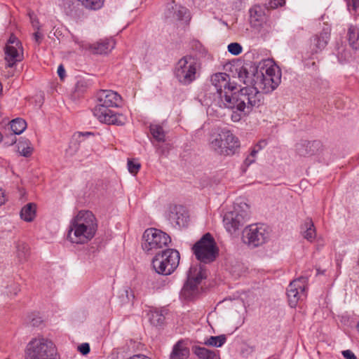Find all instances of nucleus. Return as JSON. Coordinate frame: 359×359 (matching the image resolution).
<instances>
[{
	"mask_svg": "<svg viewBox=\"0 0 359 359\" xmlns=\"http://www.w3.org/2000/svg\"><path fill=\"white\" fill-rule=\"evenodd\" d=\"M330 36L328 29H323L318 34L313 36L311 39L310 46L312 54L321 52L327 45Z\"/></svg>",
	"mask_w": 359,
	"mask_h": 359,
	"instance_id": "6ab92c4d",
	"label": "nucleus"
},
{
	"mask_svg": "<svg viewBox=\"0 0 359 359\" xmlns=\"http://www.w3.org/2000/svg\"><path fill=\"white\" fill-rule=\"evenodd\" d=\"M267 144V142L266 140H260L256 145L254 146V147L257 148L259 151L262 150L263 148H264Z\"/></svg>",
	"mask_w": 359,
	"mask_h": 359,
	"instance_id": "49530a36",
	"label": "nucleus"
},
{
	"mask_svg": "<svg viewBox=\"0 0 359 359\" xmlns=\"http://www.w3.org/2000/svg\"><path fill=\"white\" fill-rule=\"evenodd\" d=\"M255 161V158L252 156H251L250 154L249 156H247V158H245V161H244V164L246 165V166H249L252 163H253Z\"/></svg>",
	"mask_w": 359,
	"mask_h": 359,
	"instance_id": "a18cd8bd",
	"label": "nucleus"
},
{
	"mask_svg": "<svg viewBox=\"0 0 359 359\" xmlns=\"http://www.w3.org/2000/svg\"><path fill=\"white\" fill-rule=\"evenodd\" d=\"M259 151L257 148L253 147V148L252 149L251 152H250V154L251 156H254V157L256 158V155H257V154Z\"/></svg>",
	"mask_w": 359,
	"mask_h": 359,
	"instance_id": "3c124183",
	"label": "nucleus"
},
{
	"mask_svg": "<svg viewBox=\"0 0 359 359\" xmlns=\"http://www.w3.org/2000/svg\"><path fill=\"white\" fill-rule=\"evenodd\" d=\"M163 124L164 122H163L161 124L152 123L149 126V131L152 137L151 142L152 144L156 148V150L161 153H163V151L161 150V147L158 145V144L165 141L166 135V132L163 129Z\"/></svg>",
	"mask_w": 359,
	"mask_h": 359,
	"instance_id": "a211bd4d",
	"label": "nucleus"
},
{
	"mask_svg": "<svg viewBox=\"0 0 359 359\" xmlns=\"http://www.w3.org/2000/svg\"><path fill=\"white\" fill-rule=\"evenodd\" d=\"M249 218V206L245 203H236L233 210L225 213L223 223L226 230L231 234L236 233Z\"/></svg>",
	"mask_w": 359,
	"mask_h": 359,
	"instance_id": "1a4fd4ad",
	"label": "nucleus"
},
{
	"mask_svg": "<svg viewBox=\"0 0 359 359\" xmlns=\"http://www.w3.org/2000/svg\"><path fill=\"white\" fill-rule=\"evenodd\" d=\"M250 22L253 27H259L266 21L265 8L255 5L250 11Z\"/></svg>",
	"mask_w": 359,
	"mask_h": 359,
	"instance_id": "412c9836",
	"label": "nucleus"
},
{
	"mask_svg": "<svg viewBox=\"0 0 359 359\" xmlns=\"http://www.w3.org/2000/svg\"><path fill=\"white\" fill-rule=\"evenodd\" d=\"M189 355V349L180 341L174 345L169 359H187Z\"/></svg>",
	"mask_w": 359,
	"mask_h": 359,
	"instance_id": "5701e85b",
	"label": "nucleus"
},
{
	"mask_svg": "<svg viewBox=\"0 0 359 359\" xmlns=\"http://www.w3.org/2000/svg\"><path fill=\"white\" fill-rule=\"evenodd\" d=\"M357 328H358V331H359V323H358V325H357Z\"/></svg>",
	"mask_w": 359,
	"mask_h": 359,
	"instance_id": "603ef678",
	"label": "nucleus"
},
{
	"mask_svg": "<svg viewBox=\"0 0 359 359\" xmlns=\"http://www.w3.org/2000/svg\"><path fill=\"white\" fill-rule=\"evenodd\" d=\"M285 0H270L269 2V7L270 8H276L285 4Z\"/></svg>",
	"mask_w": 359,
	"mask_h": 359,
	"instance_id": "4c0bfd02",
	"label": "nucleus"
},
{
	"mask_svg": "<svg viewBox=\"0 0 359 359\" xmlns=\"http://www.w3.org/2000/svg\"><path fill=\"white\" fill-rule=\"evenodd\" d=\"M115 47V42L112 39H100L93 44L88 45V48L94 54H107Z\"/></svg>",
	"mask_w": 359,
	"mask_h": 359,
	"instance_id": "aec40b11",
	"label": "nucleus"
},
{
	"mask_svg": "<svg viewBox=\"0 0 359 359\" xmlns=\"http://www.w3.org/2000/svg\"><path fill=\"white\" fill-rule=\"evenodd\" d=\"M230 80L226 73L219 72L212 75L210 81L216 90L212 104L233 110L231 120L238 122L244 116L245 107L255 104L258 95L255 91L254 93V90L244 87L237 90L236 84Z\"/></svg>",
	"mask_w": 359,
	"mask_h": 359,
	"instance_id": "f257e3e1",
	"label": "nucleus"
},
{
	"mask_svg": "<svg viewBox=\"0 0 359 359\" xmlns=\"http://www.w3.org/2000/svg\"><path fill=\"white\" fill-rule=\"evenodd\" d=\"M348 39L350 46L355 50L359 48V29L355 26H350L348 31Z\"/></svg>",
	"mask_w": 359,
	"mask_h": 359,
	"instance_id": "cd10ccee",
	"label": "nucleus"
},
{
	"mask_svg": "<svg viewBox=\"0 0 359 359\" xmlns=\"http://www.w3.org/2000/svg\"><path fill=\"white\" fill-rule=\"evenodd\" d=\"M78 350L83 355L88 354L90 351V345L88 343H83L80 346H78Z\"/></svg>",
	"mask_w": 359,
	"mask_h": 359,
	"instance_id": "58836bf2",
	"label": "nucleus"
},
{
	"mask_svg": "<svg viewBox=\"0 0 359 359\" xmlns=\"http://www.w3.org/2000/svg\"><path fill=\"white\" fill-rule=\"evenodd\" d=\"M22 51L20 42L15 36L11 34L5 47V60L8 67H12L17 62L22 60Z\"/></svg>",
	"mask_w": 359,
	"mask_h": 359,
	"instance_id": "2eb2a0df",
	"label": "nucleus"
},
{
	"mask_svg": "<svg viewBox=\"0 0 359 359\" xmlns=\"http://www.w3.org/2000/svg\"><path fill=\"white\" fill-rule=\"evenodd\" d=\"M226 341L225 334L211 336L205 342V344L210 346L221 347Z\"/></svg>",
	"mask_w": 359,
	"mask_h": 359,
	"instance_id": "473e14b6",
	"label": "nucleus"
},
{
	"mask_svg": "<svg viewBox=\"0 0 359 359\" xmlns=\"http://www.w3.org/2000/svg\"><path fill=\"white\" fill-rule=\"evenodd\" d=\"M97 104L93 109L94 116L102 123L122 126L126 118L121 114L112 111L111 107L118 106L121 96L111 90H102L97 95Z\"/></svg>",
	"mask_w": 359,
	"mask_h": 359,
	"instance_id": "7ed1b4c3",
	"label": "nucleus"
},
{
	"mask_svg": "<svg viewBox=\"0 0 359 359\" xmlns=\"http://www.w3.org/2000/svg\"><path fill=\"white\" fill-rule=\"evenodd\" d=\"M33 38L35 43L39 45L43 39V34L39 30H36L33 34Z\"/></svg>",
	"mask_w": 359,
	"mask_h": 359,
	"instance_id": "ea45409f",
	"label": "nucleus"
},
{
	"mask_svg": "<svg viewBox=\"0 0 359 359\" xmlns=\"http://www.w3.org/2000/svg\"><path fill=\"white\" fill-rule=\"evenodd\" d=\"M140 167H141L140 163L137 161H135V160H128V169L130 173H132L133 175L137 174L138 172Z\"/></svg>",
	"mask_w": 359,
	"mask_h": 359,
	"instance_id": "72a5a7b5",
	"label": "nucleus"
},
{
	"mask_svg": "<svg viewBox=\"0 0 359 359\" xmlns=\"http://www.w3.org/2000/svg\"><path fill=\"white\" fill-rule=\"evenodd\" d=\"M242 50V46L238 43H231L228 46V51L233 55H239Z\"/></svg>",
	"mask_w": 359,
	"mask_h": 359,
	"instance_id": "f704fd0d",
	"label": "nucleus"
},
{
	"mask_svg": "<svg viewBox=\"0 0 359 359\" xmlns=\"http://www.w3.org/2000/svg\"><path fill=\"white\" fill-rule=\"evenodd\" d=\"M199 69L200 64L198 59L187 55L182 57L176 63L174 75L179 83L187 86L196 79V72Z\"/></svg>",
	"mask_w": 359,
	"mask_h": 359,
	"instance_id": "423d86ee",
	"label": "nucleus"
},
{
	"mask_svg": "<svg viewBox=\"0 0 359 359\" xmlns=\"http://www.w3.org/2000/svg\"><path fill=\"white\" fill-rule=\"evenodd\" d=\"M296 153L302 157H309L318 155L323 151V145L319 140L312 142L302 140L296 144Z\"/></svg>",
	"mask_w": 359,
	"mask_h": 359,
	"instance_id": "dca6fc26",
	"label": "nucleus"
},
{
	"mask_svg": "<svg viewBox=\"0 0 359 359\" xmlns=\"http://www.w3.org/2000/svg\"><path fill=\"white\" fill-rule=\"evenodd\" d=\"M188 13V10L187 8L177 6V5H169L168 8V12L166 13L167 18H171L174 20H183L187 19L188 16L186 15Z\"/></svg>",
	"mask_w": 359,
	"mask_h": 359,
	"instance_id": "4be33fe9",
	"label": "nucleus"
},
{
	"mask_svg": "<svg viewBox=\"0 0 359 359\" xmlns=\"http://www.w3.org/2000/svg\"><path fill=\"white\" fill-rule=\"evenodd\" d=\"M180 259L179 252L175 249L168 248L156 255L152 260V266L157 273L168 276L177 268Z\"/></svg>",
	"mask_w": 359,
	"mask_h": 359,
	"instance_id": "6e6552de",
	"label": "nucleus"
},
{
	"mask_svg": "<svg viewBox=\"0 0 359 359\" xmlns=\"http://www.w3.org/2000/svg\"><path fill=\"white\" fill-rule=\"evenodd\" d=\"M347 6L349 10L352 8V10L356 11L357 8L359 7V0H351V2L348 1Z\"/></svg>",
	"mask_w": 359,
	"mask_h": 359,
	"instance_id": "a19ab883",
	"label": "nucleus"
},
{
	"mask_svg": "<svg viewBox=\"0 0 359 359\" xmlns=\"http://www.w3.org/2000/svg\"><path fill=\"white\" fill-rule=\"evenodd\" d=\"M57 74L60 79L63 80L65 77V69L63 65H60L57 68Z\"/></svg>",
	"mask_w": 359,
	"mask_h": 359,
	"instance_id": "37998d69",
	"label": "nucleus"
},
{
	"mask_svg": "<svg viewBox=\"0 0 359 359\" xmlns=\"http://www.w3.org/2000/svg\"><path fill=\"white\" fill-rule=\"evenodd\" d=\"M97 230L95 215L88 210H81L72 219L67 238L74 243L83 244L90 241Z\"/></svg>",
	"mask_w": 359,
	"mask_h": 359,
	"instance_id": "20e7f679",
	"label": "nucleus"
},
{
	"mask_svg": "<svg viewBox=\"0 0 359 359\" xmlns=\"http://www.w3.org/2000/svg\"><path fill=\"white\" fill-rule=\"evenodd\" d=\"M93 133L90 132H86V133H78L77 135H75L74 136L77 135L78 138L80 139L83 137H87L90 135H93Z\"/></svg>",
	"mask_w": 359,
	"mask_h": 359,
	"instance_id": "09e8293b",
	"label": "nucleus"
},
{
	"mask_svg": "<svg viewBox=\"0 0 359 359\" xmlns=\"http://www.w3.org/2000/svg\"><path fill=\"white\" fill-rule=\"evenodd\" d=\"M302 233L308 241L312 242L316 236V229L313 221L307 218L302 225Z\"/></svg>",
	"mask_w": 359,
	"mask_h": 359,
	"instance_id": "b1692460",
	"label": "nucleus"
},
{
	"mask_svg": "<svg viewBox=\"0 0 359 359\" xmlns=\"http://www.w3.org/2000/svg\"><path fill=\"white\" fill-rule=\"evenodd\" d=\"M30 20H31V22H32V25L33 28L36 31L40 30V26H39V22L38 20L36 18H34L32 16H30Z\"/></svg>",
	"mask_w": 359,
	"mask_h": 359,
	"instance_id": "c03bdc74",
	"label": "nucleus"
},
{
	"mask_svg": "<svg viewBox=\"0 0 359 359\" xmlns=\"http://www.w3.org/2000/svg\"><path fill=\"white\" fill-rule=\"evenodd\" d=\"M342 355L346 359H357L355 354L350 350L343 351Z\"/></svg>",
	"mask_w": 359,
	"mask_h": 359,
	"instance_id": "79ce46f5",
	"label": "nucleus"
},
{
	"mask_svg": "<svg viewBox=\"0 0 359 359\" xmlns=\"http://www.w3.org/2000/svg\"><path fill=\"white\" fill-rule=\"evenodd\" d=\"M33 149L29 140L22 138L18 143V151L25 157H29L32 154Z\"/></svg>",
	"mask_w": 359,
	"mask_h": 359,
	"instance_id": "c85d7f7f",
	"label": "nucleus"
},
{
	"mask_svg": "<svg viewBox=\"0 0 359 359\" xmlns=\"http://www.w3.org/2000/svg\"><path fill=\"white\" fill-rule=\"evenodd\" d=\"M192 250L196 259L203 264L212 262L218 255V248L213 237L210 233L203 236L195 243Z\"/></svg>",
	"mask_w": 359,
	"mask_h": 359,
	"instance_id": "9d476101",
	"label": "nucleus"
},
{
	"mask_svg": "<svg viewBox=\"0 0 359 359\" xmlns=\"http://www.w3.org/2000/svg\"><path fill=\"white\" fill-rule=\"evenodd\" d=\"M10 129L13 132L11 136H15V135H20L27 128L26 121L21 118H16L12 120L10 123Z\"/></svg>",
	"mask_w": 359,
	"mask_h": 359,
	"instance_id": "bb28decb",
	"label": "nucleus"
},
{
	"mask_svg": "<svg viewBox=\"0 0 359 359\" xmlns=\"http://www.w3.org/2000/svg\"><path fill=\"white\" fill-rule=\"evenodd\" d=\"M205 278L201 266H191L188 273L187 280L182 290V295L187 299H191L199 294V285Z\"/></svg>",
	"mask_w": 359,
	"mask_h": 359,
	"instance_id": "ddd939ff",
	"label": "nucleus"
},
{
	"mask_svg": "<svg viewBox=\"0 0 359 359\" xmlns=\"http://www.w3.org/2000/svg\"><path fill=\"white\" fill-rule=\"evenodd\" d=\"M238 77L241 82L246 86L244 88L254 90L258 95L255 104L247 106L244 109V116L249 114L254 108H257L264 104L263 93L273 91L280 83L281 72L278 67L271 66L266 69L265 72L259 70L257 67H242L238 72Z\"/></svg>",
	"mask_w": 359,
	"mask_h": 359,
	"instance_id": "f03ea898",
	"label": "nucleus"
},
{
	"mask_svg": "<svg viewBox=\"0 0 359 359\" xmlns=\"http://www.w3.org/2000/svg\"><path fill=\"white\" fill-rule=\"evenodd\" d=\"M29 323L32 327L39 326L42 323L41 318L36 313H32L28 316Z\"/></svg>",
	"mask_w": 359,
	"mask_h": 359,
	"instance_id": "c9c22d12",
	"label": "nucleus"
},
{
	"mask_svg": "<svg viewBox=\"0 0 359 359\" xmlns=\"http://www.w3.org/2000/svg\"><path fill=\"white\" fill-rule=\"evenodd\" d=\"M149 320L154 326H161L165 320L164 311H154L149 313Z\"/></svg>",
	"mask_w": 359,
	"mask_h": 359,
	"instance_id": "c756f323",
	"label": "nucleus"
},
{
	"mask_svg": "<svg viewBox=\"0 0 359 359\" xmlns=\"http://www.w3.org/2000/svg\"><path fill=\"white\" fill-rule=\"evenodd\" d=\"M12 287H13V294L14 295H16L18 294V292L20 291V289H19V287L18 285L16 284H13L12 285Z\"/></svg>",
	"mask_w": 359,
	"mask_h": 359,
	"instance_id": "8fccbe9b",
	"label": "nucleus"
},
{
	"mask_svg": "<svg viewBox=\"0 0 359 359\" xmlns=\"http://www.w3.org/2000/svg\"><path fill=\"white\" fill-rule=\"evenodd\" d=\"M210 148L220 155L230 156L240 147L238 139L229 130L212 134L210 139Z\"/></svg>",
	"mask_w": 359,
	"mask_h": 359,
	"instance_id": "0eeeda50",
	"label": "nucleus"
},
{
	"mask_svg": "<svg viewBox=\"0 0 359 359\" xmlns=\"http://www.w3.org/2000/svg\"><path fill=\"white\" fill-rule=\"evenodd\" d=\"M36 205L30 203L25 205L20 211V217L25 222L33 221L36 216Z\"/></svg>",
	"mask_w": 359,
	"mask_h": 359,
	"instance_id": "a878e982",
	"label": "nucleus"
},
{
	"mask_svg": "<svg viewBox=\"0 0 359 359\" xmlns=\"http://www.w3.org/2000/svg\"><path fill=\"white\" fill-rule=\"evenodd\" d=\"M7 136L6 135H4L0 132V142L4 141V143L8 145H12L14 143L16 142V137L15 136H11V140H6Z\"/></svg>",
	"mask_w": 359,
	"mask_h": 359,
	"instance_id": "e433bc0d",
	"label": "nucleus"
},
{
	"mask_svg": "<svg viewBox=\"0 0 359 359\" xmlns=\"http://www.w3.org/2000/svg\"><path fill=\"white\" fill-rule=\"evenodd\" d=\"M193 351L197 356V359H219L215 351L205 347L195 346L193 348Z\"/></svg>",
	"mask_w": 359,
	"mask_h": 359,
	"instance_id": "393cba45",
	"label": "nucleus"
},
{
	"mask_svg": "<svg viewBox=\"0 0 359 359\" xmlns=\"http://www.w3.org/2000/svg\"><path fill=\"white\" fill-rule=\"evenodd\" d=\"M168 219L175 226L184 227L187 225L189 216L182 205H173L170 208Z\"/></svg>",
	"mask_w": 359,
	"mask_h": 359,
	"instance_id": "f3484780",
	"label": "nucleus"
},
{
	"mask_svg": "<svg viewBox=\"0 0 359 359\" xmlns=\"http://www.w3.org/2000/svg\"><path fill=\"white\" fill-rule=\"evenodd\" d=\"M270 237V230L264 224H251L243 232V241L251 248H257L266 243Z\"/></svg>",
	"mask_w": 359,
	"mask_h": 359,
	"instance_id": "f8f14e48",
	"label": "nucleus"
},
{
	"mask_svg": "<svg viewBox=\"0 0 359 359\" xmlns=\"http://www.w3.org/2000/svg\"><path fill=\"white\" fill-rule=\"evenodd\" d=\"M29 255V248L26 243H19L17 245V257L19 262L26 261Z\"/></svg>",
	"mask_w": 359,
	"mask_h": 359,
	"instance_id": "2f4dec72",
	"label": "nucleus"
},
{
	"mask_svg": "<svg viewBox=\"0 0 359 359\" xmlns=\"http://www.w3.org/2000/svg\"><path fill=\"white\" fill-rule=\"evenodd\" d=\"M142 239V248L149 254H153L157 250L167 247L171 242V238L168 234L154 228L145 230Z\"/></svg>",
	"mask_w": 359,
	"mask_h": 359,
	"instance_id": "9b49d317",
	"label": "nucleus"
},
{
	"mask_svg": "<svg viewBox=\"0 0 359 359\" xmlns=\"http://www.w3.org/2000/svg\"><path fill=\"white\" fill-rule=\"evenodd\" d=\"M78 1L87 9L96 11L103 6L104 0H78Z\"/></svg>",
	"mask_w": 359,
	"mask_h": 359,
	"instance_id": "7c9ffc66",
	"label": "nucleus"
},
{
	"mask_svg": "<svg viewBox=\"0 0 359 359\" xmlns=\"http://www.w3.org/2000/svg\"><path fill=\"white\" fill-rule=\"evenodd\" d=\"M6 199L4 195V191L0 189V206L5 203Z\"/></svg>",
	"mask_w": 359,
	"mask_h": 359,
	"instance_id": "de8ad7c7",
	"label": "nucleus"
},
{
	"mask_svg": "<svg viewBox=\"0 0 359 359\" xmlns=\"http://www.w3.org/2000/svg\"><path fill=\"white\" fill-rule=\"evenodd\" d=\"M25 359H60V355L51 340L36 337L27 345Z\"/></svg>",
	"mask_w": 359,
	"mask_h": 359,
	"instance_id": "39448f33",
	"label": "nucleus"
},
{
	"mask_svg": "<svg viewBox=\"0 0 359 359\" xmlns=\"http://www.w3.org/2000/svg\"><path fill=\"white\" fill-rule=\"evenodd\" d=\"M306 283L307 278L301 276L290 283L287 289V295L292 308H294L299 300L306 297Z\"/></svg>",
	"mask_w": 359,
	"mask_h": 359,
	"instance_id": "4468645a",
	"label": "nucleus"
}]
</instances>
